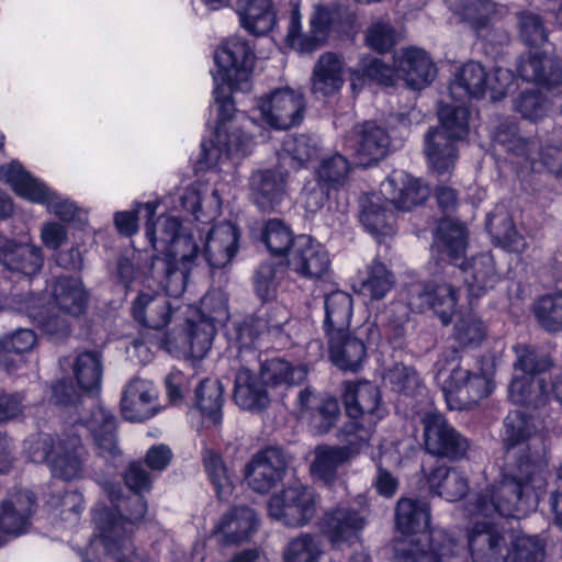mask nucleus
<instances>
[{
  "label": "nucleus",
  "mask_w": 562,
  "mask_h": 562,
  "mask_svg": "<svg viewBox=\"0 0 562 562\" xmlns=\"http://www.w3.org/2000/svg\"><path fill=\"white\" fill-rule=\"evenodd\" d=\"M427 540L428 550L418 543L412 544L408 550H402L405 562H445L456 554L457 542L447 532H431Z\"/></svg>",
  "instance_id": "nucleus-45"
},
{
  "label": "nucleus",
  "mask_w": 562,
  "mask_h": 562,
  "mask_svg": "<svg viewBox=\"0 0 562 562\" xmlns=\"http://www.w3.org/2000/svg\"><path fill=\"white\" fill-rule=\"evenodd\" d=\"M257 527L255 512L247 507H234L225 514L217 525V531L227 543H240L248 539Z\"/></svg>",
  "instance_id": "nucleus-48"
},
{
  "label": "nucleus",
  "mask_w": 562,
  "mask_h": 562,
  "mask_svg": "<svg viewBox=\"0 0 562 562\" xmlns=\"http://www.w3.org/2000/svg\"><path fill=\"white\" fill-rule=\"evenodd\" d=\"M288 454L279 447H268L257 452L245 467V479L251 490L265 494L284 477Z\"/></svg>",
  "instance_id": "nucleus-12"
},
{
  "label": "nucleus",
  "mask_w": 562,
  "mask_h": 562,
  "mask_svg": "<svg viewBox=\"0 0 562 562\" xmlns=\"http://www.w3.org/2000/svg\"><path fill=\"white\" fill-rule=\"evenodd\" d=\"M436 246L451 260L461 259L467 248L465 227L451 218H443L438 223Z\"/></svg>",
  "instance_id": "nucleus-52"
},
{
  "label": "nucleus",
  "mask_w": 562,
  "mask_h": 562,
  "mask_svg": "<svg viewBox=\"0 0 562 562\" xmlns=\"http://www.w3.org/2000/svg\"><path fill=\"white\" fill-rule=\"evenodd\" d=\"M329 356L334 364L344 371L356 372L366 359V347L362 340L352 336L349 330L327 337Z\"/></svg>",
  "instance_id": "nucleus-35"
},
{
  "label": "nucleus",
  "mask_w": 562,
  "mask_h": 562,
  "mask_svg": "<svg viewBox=\"0 0 562 562\" xmlns=\"http://www.w3.org/2000/svg\"><path fill=\"white\" fill-rule=\"evenodd\" d=\"M390 144L384 128L373 122L357 125L347 138V147L352 150L356 164L371 166L382 159Z\"/></svg>",
  "instance_id": "nucleus-15"
},
{
  "label": "nucleus",
  "mask_w": 562,
  "mask_h": 562,
  "mask_svg": "<svg viewBox=\"0 0 562 562\" xmlns=\"http://www.w3.org/2000/svg\"><path fill=\"white\" fill-rule=\"evenodd\" d=\"M218 67L214 82L227 81L240 91L250 89V74L255 64V54L249 43L240 37L227 40L214 55Z\"/></svg>",
  "instance_id": "nucleus-8"
},
{
  "label": "nucleus",
  "mask_w": 562,
  "mask_h": 562,
  "mask_svg": "<svg viewBox=\"0 0 562 562\" xmlns=\"http://www.w3.org/2000/svg\"><path fill=\"white\" fill-rule=\"evenodd\" d=\"M261 334L262 331L252 315L233 322L227 329V337L238 350L237 360L239 364H250L251 361H257L259 353L252 349V346Z\"/></svg>",
  "instance_id": "nucleus-46"
},
{
  "label": "nucleus",
  "mask_w": 562,
  "mask_h": 562,
  "mask_svg": "<svg viewBox=\"0 0 562 562\" xmlns=\"http://www.w3.org/2000/svg\"><path fill=\"white\" fill-rule=\"evenodd\" d=\"M344 60L337 54L331 52L322 54L313 67L312 93L327 97L339 91L344 85Z\"/></svg>",
  "instance_id": "nucleus-33"
},
{
  "label": "nucleus",
  "mask_w": 562,
  "mask_h": 562,
  "mask_svg": "<svg viewBox=\"0 0 562 562\" xmlns=\"http://www.w3.org/2000/svg\"><path fill=\"white\" fill-rule=\"evenodd\" d=\"M359 216L366 229L376 237L391 236L394 233V215L385 210L375 195L361 199Z\"/></svg>",
  "instance_id": "nucleus-50"
},
{
  "label": "nucleus",
  "mask_w": 562,
  "mask_h": 562,
  "mask_svg": "<svg viewBox=\"0 0 562 562\" xmlns=\"http://www.w3.org/2000/svg\"><path fill=\"white\" fill-rule=\"evenodd\" d=\"M261 239L268 250L276 256L285 255L290 247L294 248L296 238L289 226L280 220H269L261 232Z\"/></svg>",
  "instance_id": "nucleus-62"
},
{
  "label": "nucleus",
  "mask_w": 562,
  "mask_h": 562,
  "mask_svg": "<svg viewBox=\"0 0 562 562\" xmlns=\"http://www.w3.org/2000/svg\"><path fill=\"white\" fill-rule=\"evenodd\" d=\"M239 233L235 225L223 222L209 232L201 257L212 269L226 267L237 251Z\"/></svg>",
  "instance_id": "nucleus-23"
},
{
  "label": "nucleus",
  "mask_w": 562,
  "mask_h": 562,
  "mask_svg": "<svg viewBox=\"0 0 562 562\" xmlns=\"http://www.w3.org/2000/svg\"><path fill=\"white\" fill-rule=\"evenodd\" d=\"M0 177L12 187L18 195L32 202L46 203L48 211L63 222H70L75 218L78 211L75 203L57 196L43 182L25 171L18 161L2 166Z\"/></svg>",
  "instance_id": "nucleus-5"
},
{
  "label": "nucleus",
  "mask_w": 562,
  "mask_h": 562,
  "mask_svg": "<svg viewBox=\"0 0 562 562\" xmlns=\"http://www.w3.org/2000/svg\"><path fill=\"white\" fill-rule=\"evenodd\" d=\"M250 364L240 363L235 374L233 398L244 411L262 412L270 404L266 383L252 374Z\"/></svg>",
  "instance_id": "nucleus-24"
},
{
  "label": "nucleus",
  "mask_w": 562,
  "mask_h": 562,
  "mask_svg": "<svg viewBox=\"0 0 562 562\" xmlns=\"http://www.w3.org/2000/svg\"><path fill=\"white\" fill-rule=\"evenodd\" d=\"M459 142L443 132L429 128L424 137V151L429 165L438 172L443 173L454 167L458 159Z\"/></svg>",
  "instance_id": "nucleus-37"
},
{
  "label": "nucleus",
  "mask_w": 562,
  "mask_h": 562,
  "mask_svg": "<svg viewBox=\"0 0 562 562\" xmlns=\"http://www.w3.org/2000/svg\"><path fill=\"white\" fill-rule=\"evenodd\" d=\"M394 284V274L384 263L374 260L367 268V277L363 279L361 288L363 294L369 295L372 300H381Z\"/></svg>",
  "instance_id": "nucleus-59"
},
{
  "label": "nucleus",
  "mask_w": 562,
  "mask_h": 562,
  "mask_svg": "<svg viewBox=\"0 0 562 562\" xmlns=\"http://www.w3.org/2000/svg\"><path fill=\"white\" fill-rule=\"evenodd\" d=\"M504 428L503 442L507 453L516 446L528 441L538 431L533 416L521 411L509 412L504 419Z\"/></svg>",
  "instance_id": "nucleus-54"
},
{
  "label": "nucleus",
  "mask_w": 562,
  "mask_h": 562,
  "mask_svg": "<svg viewBox=\"0 0 562 562\" xmlns=\"http://www.w3.org/2000/svg\"><path fill=\"white\" fill-rule=\"evenodd\" d=\"M88 302L89 292L80 278L60 276L53 282L50 303L58 312L81 316L87 311Z\"/></svg>",
  "instance_id": "nucleus-29"
},
{
  "label": "nucleus",
  "mask_w": 562,
  "mask_h": 562,
  "mask_svg": "<svg viewBox=\"0 0 562 562\" xmlns=\"http://www.w3.org/2000/svg\"><path fill=\"white\" fill-rule=\"evenodd\" d=\"M427 482L431 492L448 502H457L469 492L468 477L456 468L437 467L427 475Z\"/></svg>",
  "instance_id": "nucleus-41"
},
{
  "label": "nucleus",
  "mask_w": 562,
  "mask_h": 562,
  "mask_svg": "<svg viewBox=\"0 0 562 562\" xmlns=\"http://www.w3.org/2000/svg\"><path fill=\"white\" fill-rule=\"evenodd\" d=\"M91 431L98 453L104 459H114L121 451L116 439V420L111 412L103 407H94L85 420Z\"/></svg>",
  "instance_id": "nucleus-34"
},
{
  "label": "nucleus",
  "mask_w": 562,
  "mask_h": 562,
  "mask_svg": "<svg viewBox=\"0 0 562 562\" xmlns=\"http://www.w3.org/2000/svg\"><path fill=\"white\" fill-rule=\"evenodd\" d=\"M285 177L282 171L259 170L251 175L249 189L254 203L262 211L274 210L285 193Z\"/></svg>",
  "instance_id": "nucleus-30"
},
{
  "label": "nucleus",
  "mask_w": 562,
  "mask_h": 562,
  "mask_svg": "<svg viewBox=\"0 0 562 562\" xmlns=\"http://www.w3.org/2000/svg\"><path fill=\"white\" fill-rule=\"evenodd\" d=\"M395 72L407 87L420 90L434 81L437 69L426 52L419 48H407L395 56Z\"/></svg>",
  "instance_id": "nucleus-22"
},
{
  "label": "nucleus",
  "mask_w": 562,
  "mask_h": 562,
  "mask_svg": "<svg viewBox=\"0 0 562 562\" xmlns=\"http://www.w3.org/2000/svg\"><path fill=\"white\" fill-rule=\"evenodd\" d=\"M516 360L515 370L521 371L522 376H536L547 372L552 366L551 356L541 348L528 345H517L514 347Z\"/></svg>",
  "instance_id": "nucleus-56"
},
{
  "label": "nucleus",
  "mask_w": 562,
  "mask_h": 562,
  "mask_svg": "<svg viewBox=\"0 0 562 562\" xmlns=\"http://www.w3.org/2000/svg\"><path fill=\"white\" fill-rule=\"evenodd\" d=\"M131 312L142 326L161 329L170 322L172 306L167 295L148 289L139 291L132 302Z\"/></svg>",
  "instance_id": "nucleus-25"
},
{
  "label": "nucleus",
  "mask_w": 562,
  "mask_h": 562,
  "mask_svg": "<svg viewBox=\"0 0 562 562\" xmlns=\"http://www.w3.org/2000/svg\"><path fill=\"white\" fill-rule=\"evenodd\" d=\"M366 524L367 517L363 510L348 505H338L324 513L319 526L327 540L334 547L340 548L358 539V533Z\"/></svg>",
  "instance_id": "nucleus-13"
},
{
  "label": "nucleus",
  "mask_w": 562,
  "mask_h": 562,
  "mask_svg": "<svg viewBox=\"0 0 562 562\" xmlns=\"http://www.w3.org/2000/svg\"><path fill=\"white\" fill-rule=\"evenodd\" d=\"M411 304L418 308H430L440 318L443 325L451 321L457 304L454 288L448 283L416 284L411 289Z\"/></svg>",
  "instance_id": "nucleus-21"
},
{
  "label": "nucleus",
  "mask_w": 562,
  "mask_h": 562,
  "mask_svg": "<svg viewBox=\"0 0 562 562\" xmlns=\"http://www.w3.org/2000/svg\"><path fill=\"white\" fill-rule=\"evenodd\" d=\"M36 335L27 328H18L0 336V367L12 373L23 363V355L33 349Z\"/></svg>",
  "instance_id": "nucleus-38"
},
{
  "label": "nucleus",
  "mask_w": 562,
  "mask_h": 562,
  "mask_svg": "<svg viewBox=\"0 0 562 562\" xmlns=\"http://www.w3.org/2000/svg\"><path fill=\"white\" fill-rule=\"evenodd\" d=\"M250 366L254 369H256V367L259 368L260 379L266 385L279 386L299 384L305 380L307 374L303 367H293L288 361L277 358L262 361L260 355L257 356V361H251Z\"/></svg>",
  "instance_id": "nucleus-47"
},
{
  "label": "nucleus",
  "mask_w": 562,
  "mask_h": 562,
  "mask_svg": "<svg viewBox=\"0 0 562 562\" xmlns=\"http://www.w3.org/2000/svg\"><path fill=\"white\" fill-rule=\"evenodd\" d=\"M552 106V101L537 89L526 90L514 100V110L524 119L533 122L546 117Z\"/></svg>",
  "instance_id": "nucleus-60"
},
{
  "label": "nucleus",
  "mask_w": 562,
  "mask_h": 562,
  "mask_svg": "<svg viewBox=\"0 0 562 562\" xmlns=\"http://www.w3.org/2000/svg\"><path fill=\"white\" fill-rule=\"evenodd\" d=\"M203 160L206 165L215 162L221 154L227 156L246 155L251 147V137L246 135L239 128L224 131L222 126H216L214 139L211 140V147L202 143Z\"/></svg>",
  "instance_id": "nucleus-36"
},
{
  "label": "nucleus",
  "mask_w": 562,
  "mask_h": 562,
  "mask_svg": "<svg viewBox=\"0 0 562 562\" xmlns=\"http://www.w3.org/2000/svg\"><path fill=\"white\" fill-rule=\"evenodd\" d=\"M337 16H339L337 5H316L310 18L308 30L303 32L301 13L299 8L294 7L288 25L286 41L289 45L301 53H312L318 49L326 42Z\"/></svg>",
  "instance_id": "nucleus-10"
},
{
  "label": "nucleus",
  "mask_w": 562,
  "mask_h": 562,
  "mask_svg": "<svg viewBox=\"0 0 562 562\" xmlns=\"http://www.w3.org/2000/svg\"><path fill=\"white\" fill-rule=\"evenodd\" d=\"M269 516L289 527L307 525L316 515L315 494L312 488L295 482L271 496Z\"/></svg>",
  "instance_id": "nucleus-7"
},
{
  "label": "nucleus",
  "mask_w": 562,
  "mask_h": 562,
  "mask_svg": "<svg viewBox=\"0 0 562 562\" xmlns=\"http://www.w3.org/2000/svg\"><path fill=\"white\" fill-rule=\"evenodd\" d=\"M381 194L397 210L409 211L423 204L429 195L428 188L403 170H393L380 184Z\"/></svg>",
  "instance_id": "nucleus-16"
},
{
  "label": "nucleus",
  "mask_w": 562,
  "mask_h": 562,
  "mask_svg": "<svg viewBox=\"0 0 562 562\" xmlns=\"http://www.w3.org/2000/svg\"><path fill=\"white\" fill-rule=\"evenodd\" d=\"M351 167L347 158L340 154H335L321 161L316 175L321 183L337 189L347 183Z\"/></svg>",
  "instance_id": "nucleus-63"
},
{
  "label": "nucleus",
  "mask_w": 562,
  "mask_h": 562,
  "mask_svg": "<svg viewBox=\"0 0 562 562\" xmlns=\"http://www.w3.org/2000/svg\"><path fill=\"white\" fill-rule=\"evenodd\" d=\"M283 153L291 157L295 168L304 167L318 154V142L310 134L286 136L282 144Z\"/></svg>",
  "instance_id": "nucleus-64"
},
{
  "label": "nucleus",
  "mask_w": 562,
  "mask_h": 562,
  "mask_svg": "<svg viewBox=\"0 0 562 562\" xmlns=\"http://www.w3.org/2000/svg\"><path fill=\"white\" fill-rule=\"evenodd\" d=\"M262 121L278 131L302 123L306 110L305 97L292 88H278L257 100Z\"/></svg>",
  "instance_id": "nucleus-6"
},
{
  "label": "nucleus",
  "mask_w": 562,
  "mask_h": 562,
  "mask_svg": "<svg viewBox=\"0 0 562 562\" xmlns=\"http://www.w3.org/2000/svg\"><path fill=\"white\" fill-rule=\"evenodd\" d=\"M464 104L465 103H460L459 105L446 104L440 106L438 110L440 124L431 128L443 132L458 142L463 140L469 132L470 116V111Z\"/></svg>",
  "instance_id": "nucleus-55"
},
{
  "label": "nucleus",
  "mask_w": 562,
  "mask_h": 562,
  "mask_svg": "<svg viewBox=\"0 0 562 562\" xmlns=\"http://www.w3.org/2000/svg\"><path fill=\"white\" fill-rule=\"evenodd\" d=\"M323 554L322 541L316 535L300 532L291 538L282 551L283 562H318Z\"/></svg>",
  "instance_id": "nucleus-53"
},
{
  "label": "nucleus",
  "mask_w": 562,
  "mask_h": 562,
  "mask_svg": "<svg viewBox=\"0 0 562 562\" xmlns=\"http://www.w3.org/2000/svg\"><path fill=\"white\" fill-rule=\"evenodd\" d=\"M36 505L35 496L30 491L10 493L1 503L0 535L2 544L4 536H20L29 530L30 519Z\"/></svg>",
  "instance_id": "nucleus-19"
},
{
  "label": "nucleus",
  "mask_w": 562,
  "mask_h": 562,
  "mask_svg": "<svg viewBox=\"0 0 562 562\" xmlns=\"http://www.w3.org/2000/svg\"><path fill=\"white\" fill-rule=\"evenodd\" d=\"M518 72L528 82H535L548 89L562 87V67L546 52L530 50L520 58Z\"/></svg>",
  "instance_id": "nucleus-27"
},
{
  "label": "nucleus",
  "mask_w": 562,
  "mask_h": 562,
  "mask_svg": "<svg viewBox=\"0 0 562 562\" xmlns=\"http://www.w3.org/2000/svg\"><path fill=\"white\" fill-rule=\"evenodd\" d=\"M535 316L548 331L562 329V292L547 294L538 299L533 307Z\"/></svg>",
  "instance_id": "nucleus-61"
},
{
  "label": "nucleus",
  "mask_w": 562,
  "mask_h": 562,
  "mask_svg": "<svg viewBox=\"0 0 562 562\" xmlns=\"http://www.w3.org/2000/svg\"><path fill=\"white\" fill-rule=\"evenodd\" d=\"M487 79L488 75L484 67L471 61L454 74L449 83V94L459 103L482 99L487 89Z\"/></svg>",
  "instance_id": "nucleus-31"
},
{
  "label": "nucleus",
  "mask_w": 562,
  "mask_h": 562,
  "mask_svg": "<svg viewBox=\"0 0 562 562\" xmlns=\"http://www.w3.org/2000/svg\"><path fill=\"white\" fill-rule=\"evenodd\" d=\"M342 401L349 417L345 424H355L364 429L370 428V441L378 422L385 413L381 405L379 387L368 381L345 382Z\"/></svg>",
  "instance_id": "nucleus-9"
},
{
  "label": "nucleus",
  "mask_w": 562,
  "mask_h": 562,
  "mask_svg": "<svg viewBox=\"0 0 562 562\" xmlns=\"http://www.w3.org/2000/svg\"><path fill=\"white\" fill-rule=\"evenodd\" d=\"M142 206L148 216L146 236L157 251L165 254L184 227L177 217L172 216H159L156 222L150 223L149 220L155 215L156 206L151 203Z\"/></svg>",
  "instance_id": "nucleus-49"
},
{
  "label": "nucleus",
  "mask_w": 562,
  "mask_h": 562,
  "mask_svg": "<svg viewBox=\"0 0 562 562\" xmlns=\"http://www.w3.org/2000/svg\"><path fill=\"white\" fill-rule=\"evenodd\" d=\"M110 498L114 508L103 506L93 510L100 536L91 543L92 557L88 562H150L136 551L130 539L134 526L147 513L146 499L138 493L121 497L113 491Z\"/></svg>",
  "instance_id": "nucleus-1"
},
{
  "label": "nucleus",
  "mask_w": 562,
  "mask_h": 562,
  "mask_svg": "<svg viewBox=\"0 0 562 562\" xmlns=\"http://www.w3.org/2000/svg\"><path fill=\"white\" fill-rule=\"evenodd\" d=\"M148 272L165 289V295L177 297L184 292L189 276L187 265L180 268L178 262L156 256L151 258Z\"/></svg>",
  "instance_id": "nucleus-43"
},
{
  "label": "nucleus",
  "mask_w": 562,
  "mask_h": 562,
  "mask_svg": "<svg viewBox=\"0 0 562 562\" xmlns=\"http://www.w3.org/2000/svg\"><path fill=\"white\" fill-rule=\"evenodd\" d=\"M289 265L306 278H321L329 269V257L325 248L307 236H299L292 249Z\"/></svg>",
  "instance_id": "nucleus-26"
},
{
  "label": "nucleus",
  "mask_w": 562,
  "mask_h": 562,
  "mask_svg": "<svg viewBox=\"0 0 562 562\" xmlns=\"http://www.w3.org/2000/svg\"><path fill=\"white\" fill-rule=\"evenodd\" d=\"M513 150L516 155L526 157L531 170L539 172L544 168L562 176V148L552 145L540 148L537 140L518 138Z\"/></svg>",
  "instance_id": "nucleus-42"
},
{
  "label": "nucleus",
  "mask_w": 562,
  "mask_h": 562,
  "mask_svg": "<svg viewBox=\"0 0 562 562\" xmlns=\"http://www.w3.org/2000/svg\"><path fill=\"white\" fill-rule=\"evenodd\" d=\"M488 360L482 361L476 372L459 364L451 369L441 367L436 379L450 411H470L490 393Z\"/></svg>",
  "instance_id": "nucleus-2"
},
{
  "label": "nucleus",
  "mask_w": 562,
  "mask_h": 562,
  "mask_svg": "<svg viewBox=\"0 0 562 562\" xmlns=\"http://www.w3.org/2000/svg\"><path fill=\"white\" fill-rule=\"evenodd\" d=\"M430 522L429 505L417 498L402 497L395 507V524L402 533H423Z\"/></svg>",
  "instance_id": "nucleus-44"
},
{
  "label": "nucleus",
  "mask_w": 562,
  "mask_h": 562,
  "mask_svg": "<svg viewBox=\"0 0 562 562\" xmlns=\"http://www.w3.org/2000/svg\"><path fill=\"white\" fill-rule=\"evenodd\" d=\"M544 552L538 536H516L507 530L501 533L494 529V554L499 555L501 562H543Z\"/></svg>",
  "instance_id": "nucleus-17"
},
{
  "label": "nucleus",
  "mask_w": 562,
  "mask_h": 562,
  "mask_svg": "<svg viewBox=\"0 0 562 562\" xmlns=\"http://www.w3.org/2000/svg\"><path fill=\"white\" fill-rule=\"evenodd\" d=\"M0 263L9 271L33 277L43 267V251L40 246L18 243L0 232Z\"/></svg>",
  "instance_id": "nucleus-20"
},
{
  "label": "nucleus",
  "mask_w": 562,
  "mask_h": 562,
  "mask_svg": "<svg viewBox=\"0 0 562 562\" xmlns=\"http://www.w3.org/2000/svg\"><path fill=\"white\" fill-rule=\"evenodd\" d=\"M352 305L353 301L351 295L344 291H334L325 296V318L323 328L326 337L349 330L352 317Z\"/></svg>",
  "instance_id": "nucleus-40"
},
{
  "label": "nucleus",
  "mask_w": 562,
  "mask_h": 562,
  "mask_svg": "<svg viewBox=\"0 0 562 562\" xmlns=\"http://www.w3.org/2000/svg\"><path fill=\"white\" fill-rule=\"evenodd\" d=\"M237 13L245 30L254 35H265L276 24L272 0H238Z\"/></svg>",
  "instance_id": "nucleus-39"
},
{
  "label": "nucleus",
  "mask_w": 562,
  "mask_h": 562,
  "mask_svg": "<svg viewBox=\"0 0 562 562\" xmlns=\"http://www.w3.org/2000/svg\"><path fill=\"white\" fill-rule=\"evenodd\" d=\"M425 450L435 457L459 461L467 456L469 440L440 413H426L422 418Z\"/></svg>",
  "instance_id": "nucleus-11"
},
{
  "label": "nucleus",
  "mask_w": 562,
  "mask_h": 562,
  "mask_svg": "<svg viewBox=\"0 0 562 562\" xmlns=\"http://www.w3.org/2000/svg\"><path fill=\"white\" fill-rule=\"evenodd\" d=\"M509 398L514 404L539 408L547 404L549 395L542 379L521 375L512 380Z\"/></svg>",
  "instance_id": "nucleus-51"
},
{
  "label": "nucleus",
  "mask_w": 562,
  "mask_h": 562,
  "mask_svg": "<svg viewBox=\"0 0 562 562\" xmlns=\"http://www.w3.org/2000/svg\"><path fill=\"white\" fill-rule=\"evenodd\" d=\"M85 450L78 434L63 435L57 439V448L49 461L54 476L71 481L82 472Z\"/></svg>",
  "instance_id": "nucleus-28"
},
{
  "label": "nucleus",
  "mask_w": 562,
  "mask_h": 562,
  "mask_svg": "<svg viewBox=\"0 0 562 562\" xmlns=\"http://www.w3.org/2000/svg\"><path fill=\"white\" fill-rule=\"evenodd\" d=\"M155 392L147 381L134 379L125 387L121 401L122 414L131 422H143L156 414Z\"/></svg>",
  "instance_id": "nucleus-32"
},
{
  "label": "nucleus",
  "mask_w": 562,
  "mask_h": 562,
  "mask_svg": "<svg viewBox=\"0 0 562 562\" xmlns=\"http://www.w3.org/2000/svg\"><path fill=\"white\" fill-rule=\"evenodd\" d=\"M369 432L370 428L344 424L338 431V438L345 445L316 446L311 463L312 474L326 484L333 483L337 477L338 468L356 458L369 445Z\"/></svg>",
  "instance_id": "nucleus-4"
},
{
  "label": "nucleus",
  "mask_w": 562,
  "mask_h": 562,
  "mask_svg": "<svg viewBox=\"0 0 562 562\" xmlns=\"http://www.w3.org/2000/svg\"><path fill=\"white\" fill-rule=\"evenodd\" d=\"M102 371L101 356L94 351L79 353L72 363L74 375L78 385L85 391L100 387Z\"/></svg>",
  "instance_id": "nucleus-57"
},
{
  "label": "nucleus",
  "mask_w": 562,
  "mask_h": 562,
  "mask_svg": "<svg viewBox=\"0 0 562 562\" xmlns=\"http://www.w3.org/2000/svg\"><path fill=\"white\" fill-rule=\"evenodd\" d=\"M224 387L218 380L205 379L195 391L196 404L200 411L217 425L222 420Z\"/></svg>",
  "instance_id": "nucleus-58"
},
{
  "label": "nucleus",
  "mask_w": 562,
  "mask_h": 562,
  "mask_svg": "<svg viewBox=\"0 0 562 562\" xmlns=\"http://www.w3.org/2000/svg\"><path fill=\"white\" fill-rule=\"evenodd\" d=\"M202 308L207 312L206 319L192 324L189 330L191 355L198 359L205 357L212 346L216 331L214 323L221 322L227 316L226 304L220 294L204 296Z\"/></svg>",
  "instance_id": "nucleus-18"
},
{
  "label": "nucleus",
  "mask_w": 562,
  "mask_h": 562,
  "mask_svg": "<svg viewBox=\"0 0 562 562\" xmlns=\"http://www.w3.org/2000/svg\"><path fill=\"white\" fill-rule=\"evenodd\" d=\"M547 464V448L542 440L526 445L514 465H508L506 469L499 487L501 496L497 503L494 502V510L503 517H514L518 502L522 497L524 487Z\"/></svg>",
  "instance_id": "nucleus-3"
},
{
  "label": "nucleus",
  "mask_w": 562,
  "mask_h": 562,
  "mask_svg": "<svg viewBox=\"0 0 562 562\" xmlns=\"http://www.w3.org/2000/svg\"><path fill=\"white\" fill-rule=\"evenodd\" d=\"M472 528L469 532V550L473 562H491L492 551V495L480 494L470 505Z\"/></svg>",
  "instance_id": "nucleus-14"
}]
</instances>
